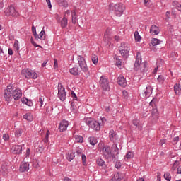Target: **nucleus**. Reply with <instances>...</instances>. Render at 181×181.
I'll list each match as a JSON object with an SVG mask.
<instances>
[{
    "label": "nucleus",
    "mask_w": 181,
    "mask_h": 181,
    "mask_svg": "<svg viewBox=\"0 0 181 181\" xmlns=\"http://www.w3.org/2000/svg\"><path fill=\"white\" fill-rule=\"evenodd\" d=\"M71 18H72V23L76 25L77 23V13H76V10L71 11Z\"/></svg>",
    "instance_id": "23"
},
{
    "label": "nucleus",
    "mask_w": 181,
    "mask_h": 181,
    "mask_svg": "<svg viewBox=\"0 0 181 181\" xmlns=\"http://www.w3.org/2000/svg\"><path fill=\"white\" fill-rule=\"evenodd\" d=\"M19 170L20 172H26L27 170H29V163H22L20 165Z\"/></svg>",
    "instance_id": "17"
},
{
    "label": "nucleus",
    "mask_w": 181,
    "mask_h": 181,
    "mask_svg": "<svg viewBox=\"0 0 181 181\" xmlns=\"http://www.w3.org/2000/svg\"><path fill=\"white\" fill-rule=\"evenodd\" d=\"M34 37H35V39H36V40H39V39H40L37 33L34 34Z\"/></svg>",
    "instance_id": "62"
},
{
    "label": "nucleus",
    "mask_w": 181,
    "mask_h": 181,
    "mask_svg": "<svg viewBox=\"0 0 181 181\" xmlns=\"http://www.w3.org/2000/svg\"><path fill=\"white\" fill-rule=\"evenodd\" d=\"M46 2L48 5V8H49V9H52V3L50 2V0H46Z\"/></svg>",
    "instance_id": "56"
},
{
    "label": "nucleus",
    "mask_w": 181,
    "mask_h": 181,
    "mask_svg": "<svg viewBox=\"0 0 181 181\" xmlns=\"http://www.w3.org/2000/svg\"><path fill=\"white\" fill-rule=\"evenodd\" d=\"M81 71L78 70V68L77 67H74L69 69V72L73 76H78L80 74Z\"/></svg>",
    "instance_id": "20"
},
{
    "label": "nucleus",
    "mask_w": 181,
    "mask_h": 181,
    "mask_svg": "<svg viewBox=\"0 0 181 181\" xmlns=\"http://www.w3.org/2000/svg\"><path fill=\"white\" fill-rule=\"evenodd\" d=\"M64 181H71V179L69 178V177H65L64 179Z\"/></svg>",
    "instance_id": "64"
},
{
    "label": "nucleus",
    "mask_w": 181,
    "mask_h": 181,
    "mask_svg": "<svg viewBox=\"0 0 181 181\" xmlns=\"http://www.w3.org/2000/svg\"><path fill=\"white\" fill-rule=\"evenodd\" d=\"M27 101H28V98H23L21 99V102L23 103V104H26Z\"/></svg>",
    "instance_id": "57"
},
{
    "label": "nucleus",
    "mask_w": 181,
    "mask_h": 181,
    "mask_svg": "<svg viewBox=\"0 0 181 181\" xmlns=\"http://www.w3.org/2000/svg\"><path fill=\"white\" fill-rule=\"evenodd\" d=\"M24 119H27V121H33V116L30 113H27L23 115Z\"/></svg>",
    "instance_id": "28"
},
{
    "label": "nucleus",
    "mask_w": 181,
    "mask_h": 181,
    "mask_svg": "<svg viewBox=\"0 0 181 181\" xmlns=\"http://www.w3.org/2000/svg\"><path fill=\"white\" fill-rule=\"evenodd\" d=\"M58 4L59 6H64V8H67L69 6V4L67 1H66V0H59Z\"/></svg>",
    "instance_id": "27"
},
{
    "label": "nucleus",
    "mask_w": 181,
    "mask_h": 181,
    "mask_svg": "<svg viewBox=\"0 0 181 181\" xmlns=\"http://www.w3.org/2000/svg\"><path fill=\"white\" fill-rule=\"evenodd\" d=\"M21 134H22V129H19L15 132V136L17 137H19L21 136Z\"/></svg>",
    "instance_id": "47"
},
{
    "label": "nucleus",
    "mask_w": 181,
    "mask_h": 181,
    "mask_svg": "<svg viewBox=\"0 0 181 181\" xmlns=\"http://www.w3.org/2000/svg\"><path fill=\"white\" fill-rule=\"evenodd\" d=\"M86 124L92 128V129H95V131H100L101 129V126L100 123L95 120H93L90 118H88L86 119Z\"/></svg>",
    "instance_id": "3"
},
{
    "label": "nucleus",
    "mask_w": 181,
    "mask_h": 181,
    "mask_svg": "<svg viewBox=\"0 0 181 181\" xmlns=\"http://www.w3.org/2000/svg\"><path fill=\"white\" fill-rule=\"evenodd\" d=\"M105 111L106 112H110V106H106V107H105Z\"/></svg>",
    "instance_id": "63"
},
{
    "label": "nucleus",
    "mask_w": 181,
    "mask_h": 181,
    "mask_svg": "<svg viewBox=\"0 0 181 181\" xmlns=\"http://www.w3.org/2000/svg\"><path fill=\"white\" fill-rule=\"evenodd\" d=\"M109 138L112 142H115L117 139H118V136L117 135V132H115L113 129L110 130L109 132Z\"/></svg>",
    "instance_id": "15"
},
{
    "label": "nucleus",
    "mask_w": 181,
    "mask_h": 181,
    "mask_svg": "<svg viewBox=\"0 0 181 181\" xmlns=\"http://www.w3.org/2000/svg\"><path fill=\"white\" fill-rule=\"evenodd\" d=\"M71 95L74 98V100H77V95H76V93H74V91H73V90L71 91Z\"/></svg>",
    "instance_id": "53"
},
{
    "label": "nucleus",
    "mask_w": 181,
    "mask_h": 181,
    "mask_svg": "<svg viewBox=\"0 0 181 181\" xmlns=\"http://www.w3.org/2000/svg\"><path fill=\"white\" fill-rule=\"evenodd\" d=\"M173 6H175L176 9H177V11H180V12H181V4H179V2L176 1H173Z\"/></svg>",
    "instance_id": "32"
},
{
    "label": "nucleus",
    "mask_w": 181,
    "mask_h": 181,
    "mask_svg": "<svg viewBox=\"0 0 181 181\" xmlns=\"http://www.w3.org/2000/svg\"><path fill=\"white\" fill-rule=\"evenodd\" d=\"M125 11V6L122 4H116L115 5V15L116 16L120 17L122 16Z\"/></svg>",
    "instance_id": "8"
},
{
    "label": "nucleus",
    "mask_w": 181,
    "mask_h": 181,
    "mask_svg": "<svg viewBox=\"0 0 181 181\" xmlns=\"http://www.w3.org/2000/svg\"><path fill=\"white\" fill-rule=\"evenodd\" d=\"M151 115L153 118H155V119H158V118H159V112H158L157 108H153Z\"/></svg>",
    "instance_id": "24"
},
{
    "label": "nucleus",
    "mask_w": 181,
    "mask_h": 181,
    "mask_svg": "<svg viewBox=\"0 0 181 181\" xmlns=\"http://www.w3.org/2000/svg\"><path fill=\"white\" fill-rule=\"evenodd\" d=\"M67 127H69V122L63 120L59 124V131H61V132H64V131H66V129H67Z\"/></svg>",
    "instance_id": "14"
},
{
    "label": "nucleus",
    "mask_w": 181,
    "mask_h": 181,
    "mask_svg": "<svg viewBox=\"0 0 181 181\" xmlns=\"http://www.w3.org/2000/svg\"><path fill=\"white\" fill-rule=\"evenodd\" d=\"M75 141L79 144H83L84 142V138L81 136L76 135L75 136Z\"/></svg>",
    "instance_id": "29"
},
{
    "label": "nucleus",
    "mask_w": 181,
    "mask_h": 181,
    "mask_svg": "<svg viewBox=\"0 0 181 181\" xmlns=\"http://www.w3.org/2000/svg\"><path fill=\"white\" fill-rule=\"evenodd\" d=\"M123 178L124 177L121 175V173H116L110 181H121Z\"/></svg>",
    "instance_id": "19"
},
{
    "label": "nucleus",
    "mask_w": 181,
    "mask_h": 181,
    "mask_svg": "<svg viewBox=\"0 0 181 181\" xmlns=\"http://www.w3.org/2000/svg\"><path fill=\"white\" fill-rule=\"evenodd\" d=\"M4 98L7 103V105L10 101H12V98L15 101H18L22 98V91L19 89H15V86L10 84L7 86V88L4 90Z\"/></svg>",
    "instance_id": "1"
},
{
    "label": "nucleus",
    "mask_w": 181,
    "mask_h": 181,
    "mask_svg": "<svg viewBox=\"0 0 181 181\" xmlns=\"http://www.w3.org/2000/svg\"><path fill=\"white\" fill-rule=\"evenodd\" d=\"M50 135V132L49 130L47 131L46 132V135L45 139H43V142H45V144H47V142H49V136Z\"/></svg>",
    "instance_id": "35"
},
{
    "label": "nucleus",
    "mask_w": 181,
    "mask_h": 181,
    "mask_svg": "<svg viewBox=\"0 0 181 181\" xmlns=\"http://www.w3.org/2000/svg\"><path fill=\"white\" fill-rule=\"evenodd\" d=\"M122 95H124V98H127L128 97V91L123 90L122 91Z\"/></svg>",
    "instance_id": "55"
},
{
    "label": "nucleus",
    "mask_w": 181,
    "mask_h": 181,
    "mask_svg": "<svg viewBox=\"0 0 181 181\" xmlns=\"http://www.w3.org/2000/svg\"><path fill=\"white\" fill-rule=\"evenodd\" d=\"M165 16H166L165 21H166V22H168V21H169L170 19V12L167 11L165 13Z\"/></svg>",
    "instance_id": "48"
},
{
    "label": "nucleus",
    "mask_w": 181,
    "mask_h": 181,
    "mask_svg": "<svg viewBox=\"0 0 181 181\" xmlns=\"http://www.w3.org/2000/svg\"><path fill=\"white\" fill-rule=\"evenodd\" d=\"M88 141L92 146H94L97 144V139L94 136L89 137Z\"/></svg>",
    "instance_id": "30"
},
{
    "label": "nucleus",
    "mask_w": 181,
    "mask_h": 181,
    "mask_svg": "<svg viewBox=\"0 0 181 181\" xmlns=\"http://www.w3.org/2000/svg\"><path fill=\"white\" fill-rule=\"evenodd\" d=\"M117 83L118 85L121 86L122 87H127V80H125V78H124L122 76L118 77Z\"/></svg>",
    "instance_id": "16"
},
{
    "label": "nucleus",
    "mask_w": 181,
    "mask_h": 181,
    "mask_svg": "<svg viewBox=\"0 0 181 181\" xmlns=\"http://www.w3.org/2000/svg\"><path fill=\"white\" fill-rule=\"evenodd\" d=\"M30 42L32 43V45L35 47H42L40 45H38L37 44H36V42H35V41H33V37H31L30 38Z\"/></svg>",
    "instance_id": "46"
},
{
    "label": "nucleus",
    "mask_w": 181,
    "mask_h": 181,
    "mask_svg": "<svg viewBox=\"0 0 181 181\" xmlns=\"http://www.w3.org/2000/svg\"><path fill=\"white\" fill-rule=\"evenodd\" d=\"M32 32H33V35H36V27H35V26H33L32 27Z\"/></svg>",
    "instance_id": "59"
},
{
    "label": "nucleus",
    "mask_w": 181,
    "mask_h": 181,
    "mask_svg": "<svg viewBox=\"0 0 181 181\" xmlns=\"http://www.w3.org/2000/svg\"><path fill=\"white\" fill-rule=\"evenodd\" d=\"M82 163L83 166H87V158L85 154L81 155Z\"/></svg>",
    "instance_id": "39"
},
{
    "label": "nucleus",
    "mask_w": 181,
    "mask_h": 181,
    "mask_svg": "<svg viewBox=\"0 0 181 181\" xmlns=\"http://www.w3.org/2000/svg\"><path fill=\"white\" fill-rule=\"evenodd\" d=\"M3 139H4V141H9V134H4L3 135Z\"/></svg>",
    "instance_id": "49"
},
{
    "label": "nucleus",
    "mask_w": 181,
    "mask_h": 181,
    "mask_svg": "<svg viewBox=\"0 0 181 181\" xmlns=\"http://www.w3.org/2000/svg\"><path fill=\"white\" fill-rule=\"evenodd\" d=\"M177 173L181 175V165H180L177 169Z\"/></svg>",
    "instance_id": "58"
},
{
    "label": "nucleus",
    "mask_w": 181,
    "mask_h": 181,
    "mask_svg": "<svg viewBox=\"0 0 181 181\" xmlns=\"http://www.w3.org/2000/svg\"><path fill=\"white\" fill-rule=\"evenodd\" d=\"M174 91L177 95H179L180 93V84L175 83L174 85Z\"/></svg>",
    "instance_id": "26"
},
{
    "label": "nucleus",
    "mask_w": 181,
    "mask_h": 181,
    "mask_svg": "<svg viewBox=\"0 0 181 181\" xmlns=\"http://www.w3.org/2000/svg\"><path fill=\"white\" fill-rule=\"evenodd\" d=\"M12 153L15 155H21L22 153V146L16 145L13 146L11 148Z\"/></svg>",
    "instance_id": "13"
},
{
    "label": "nucleus",
    "mask_w": 181,
    "mask_h": 181,
    "mask_svg": "<svg viewBox=\"0 0 181 181\" xmlns=\"http://www.w3.org/2000/svg\"><path fill=\"white\" fill-rule=\"evenodd\" d=\"M102 153L105 158H110L111 156V148L109 146H105L102 149Z\"/></svg>",
    "instance_id": "12"
},
{
    "label": "nucleus",
    "mask_w": 181,
    "mask_h": 181,
    "mask_svg": "<svg viewBox=\"0 0 181 181\" xmlns=\"http://www.w3.org/2000/svg\"><path fill=\"white\" fill-rule=\"evenodd\" d=\"M78 63L80 69H81L83 73H87L88 71V66H87V62H86V59L83 56H78Z\"/></svg>",
    "instance_id": "5"
},
{
    "label": "nucleus",
    "mask_w": 181,
    "mask_h": 181,
    "mask_svg": "<svg viewBox=\"0 0 181 181\" xmlns=\"http://www.w3.org/2000/svg\"><path fill=\"white\" fill-rule=\"evenodd\" d=\"M177 142H179V136L175 137L173 140V144H177Z\"/></svg>",
    "instance_id": "50"
},
{
    "label": "nucleus",
    "mask_w": 181,
    "mask_h": 181,
    "mask_svg": "<svg viewBox=\"0 0 181 181\" xmlns=\"http://www.w3.org/2000/svg\"><path fill=\"white\" fill-rule=\"evenodd\" d=\"M91 60L93 64H97L98 63V57L95 54H93L91 57Z\"/></svg>",
    "instance_id": "33"
},
{
    "label": "nucleus",
    "mask_w": 181,
    "mask_h": 181,
    "mask_svg": "<svg viewBox=\"0 0 181 181\" xmlns=\"http://www.w3.org/2000/svg\"><path fill=\"white\" fill-rule=\"evenodd\" d=\"M21 74L24 76L25 78H33L34 80L37 78V74L28 69H23Z\"/></svg>",
    "instance_id": "4"
},
{
    "label": "nucleus",
    "mask_w": 181,
    "mask_h": 181,
    "mask_svg": "<svg viewBox=\"0 0 181 181\" xmlns=\"http://www.w3.org/2000/svg\"><path fill=\"white\" fill-rule=\"evenodd\" d=\"M14 49L18 52L19 51V46H18V42H14Z\"/></svg>",
    "instance_id": "51"
},
{
    "label": "nucleus",
    "mask_w": 181,
    "mask_h": 181,
    "mask_svg": "<svg viewBox=\"0 0 181 181\" xmlns=\"http://www.w3.org/2000/svg\"><path fill=\"white\" fill-rule=\"evenodd\" d=\"M133 125L136 127V128H139V129H141V126L139 125V119H135L133 120Z\"/></svg>",
    "instance_id": "36"
},
{
    "label": "nucleus",
    "mask_w": 181,
    "mask_h": 181,
    "mask_svg": "<svg viewBox=\"0 0 181 181\" xmlns=\"http://www.w3.org/2000/svg\"><path fill=\"white\" fill-rule=\"evenodd\" d=\"M158 103V98H153L152 100L150 102L149 105H151V107H153L155 104Z\"/></svg>",
    "instance_id": "44"
},
{
    "label": "nucleus",
    "mask_w": 181,
    "mask_h": 181,
    "mask_svg": "<svg viewBox=\"0 0 181 181\" xmlns=\"http://www.w3.org/2000/svg\"><path fill=\"white\" fill-rule=\"evenodd\" d=\"M96 163L98 166H103L104 163H105L104 162V160L101 159V158H98L96 161Z\"/></svg>",
    "instance_id": "43"
},
{
    "label": "nucleus",
    "mask_w": 181,
    "mask_h": 181,
    "mask_svg": "<svg viewBox=\"0 0 181 181\" xmlns=\"http://www.w3.org/2000/svg\"><path fill=\"white\" fill-rule=\"evenodd\" d=\"M152 87L151 86H147L146 88V90L144 91V94L146 97H150L151 95L152 94Z\"/></svg>",
    "instance_id": "22"
},
{
    "label": "nucleus",
    "mask_w": 181,
    "mask_h": 181,
    "mask_svg": "<svg viewBox=\"0 0 181 181\" xmlns=\"http://www.w3.org/2000/svg\"><path fill=\"white\" fill-rule=\"evenodd\" d=\"M26 105H28V107H32V105H33V103L31 102V100L28 99L27 103H26Z\"/></svg>",
    "instance_id": "54"
},
{
    "label": "nucleus",
    "mask_w": 181,
    "mask_h": 181,
    "mask_svg": "<svg viewBox=\"0 0 181 181\" xmlns=\"http://www.w3.org/2000/svg\"><path fill=\"white\" fill-rule=\"evenodd\" d=\"M119 154V149L117 146V144H114L110 150V156L112 158V160H117L118 159V155Z\"/></svg>",
    "instance_id": "6"
},
{
    "label": "nucleus",
    "mask_w": 181,
    "mask_h": 181,
    "mask_svg": "<svg viewBox=\"0 0 181 181\" xmlns=\"http://www.w3.org/2000/svg\"><path fill=\"white\" fill-rule=\"evenodd\" d=\"M114 59H116L117 66H121V64H122V62H121V59H118V57H115Z\"/></svg>",
    "instance_id": "45"
},
{
    "label": "nucleus",
    "mask_w": 181,
    "mask_h": 181,
    "mask_svg": "<svg viewBox=\"0 0 181 181\" xmlns=\"http://www.w3.org/2000/svg\"><path fill=\"white\" fill-rule=\"evenodd\" d=\"M160 43V40L157 38H153L151 40V45L152 46H158Z\"/></svg>",
    "instance_id": "31"
},
{
    "label": "nucleus",
    "mask_w": 181,
    "mask_h": 181,
    "mask_svg": "<svg viewBox=\"0 0 181 181\" xmlns=\"http://www.w3.org/2000/svg\"><path fill=\"white\" fill-rule=\"evenodd\" d=\"M74 158H76L75 153H71L70 154H68L67 160H69V162H71V160H73V159H74Z\"/></svg>",
    "instance_id": "37"
},
{
    "label": "nucleus",
    "mask_w": 181,
    "mask_h": 181,
    "mask_svg": "<svg viewBox=\"0 0 181 181\" xmlns=\"http://www.w3.org/2000/svg\"><path fill=\"white\" fill-rule=\"evenodd\" d=\"M126 159H132L134 158V153L129 151L126 156H125Z\"/></svg>",
    "instance_id": "41"
},
{
    "label": "nucleus",
    "mask_w": 181,
    "mask_h": 181,
    "mask_svg": "<svg viewBox=\"0 0 181 181\" xmlns=\"http://www.w3.org/2000/svg\"><path fill=\"white\" fill-rule=\"evenodd\" d=\"M100 86L105 91H110V82L105 76H101L100 78Z\"/></svg>",
    "instance_id": "7"
},
{
    "label": "nucleus",
    "mask_w": 181,
    "mask_h": 181,
    "mask_svg": "<svg viewBox=\"0 0 181 181\" xmlns=\"http://www.w3.org/2000/svg\"><path fill=\"white\" fill-rule=\"evenodd\" d=\"M58 97L61 101H64L67 98L66 96V89L62 83L58 84Z\"/></svg>",
    "instance_id": "10"
},
{
    "label": "nucleus",
    "mask_w": 181,
    "mask_h": 181,
    "mask_svg": "<svg viewBox=\"0 0 181 181\" xmlns=\"http://www.w3.org/2000/svg\"><path fill=\"white\" fill-rule=\"evenodd\" d=\"M159 28L155 25H151L150 28V33L151 35H159Z\"/></svg>",
    "instance_id": "18"
},
{
    "label": "nucleus",
    "mask_w": 181,
    "mask_h": 181,
    "mask_svg": "<svg viewBox=\"0 0 181 181\" xmlns=\"http://www.w3.org/2000/svg\"><path fill=\"white\" fill-rule=\"evenodd\" d=\"M142 64V58H141V53L137 52L136 53V62L134 63V70H139L141 68V64Z\"/></svg>",
    "instance_id": "11"
},
{
    "label": "nucleus",
    "mask_w": 181,
    "mask_h": 181,
    "mask_svg": "<svg viewBox=\"0 0 181 181\" xmlns=\"http://www.w3.org/2000/svg\"><path fill=\"white\" fill-rule=\"evenodd\" d=\"M116 169H119L121 168V163L119 161H117L115 164Z\"/></svg>",
    "instance_id": "52"
},
{
    "label": "nucleus",
    "mask_w": 181,
    "mask_h": 181,
    "mask_svg": "<svg viewBox=\"0 0 181 181\" xmlns=\"http://www.w3.org/2000/svg\"><path fill=\"white\" fill-rule=\"evenodd\" d=\"M29 155H30V148H27L26 156H29Z\"/></svg>",
    "instance_id": "61"
},
{
    "label": "nucleus",
    "mask_w": 181,
    "mask_h": 181,
    "mask_svg": "<svg viewBox=\"0 0 181 181\" xmlns=\"http://www.w3.org/2000/svg\"><path fill=\"white\" fill-rule=\"evenodd\" d=\"M157 80L160 84H163V81H165V78L163 77V76L159 75Z\"/></svg>",
    "instance_id": "42"
},
{
    "label": "nucleus",
    "mask_w": 181,
    "mask_h": 181,
    "mask_svg": "<svg viewBox=\"0 0 181 181\" xmlns=\"http://www.w3.org/2000/svg\"><path fill=\"white\" fill-rule=\"evenodd\" d=\"M8 54L10 56H12V54H13V51L12 50V48L8 49Z\"/></svg>",
    "instance_id": "60"
},
{
    "label": "nucleus",
    "mask_w": 181,
    "mask_h": 181,
    "mask_svg": "<svg viewBox=\"0 0 181 181\" xmlns=\"http://www.w3.org/2000/svg\"><path fill=\"white\" fill-rule=\"evenodd\" d=\"M134 37L136 42H141V35H139V33H138V31L134 32Z\"/></svg>",
    "instance_id": "38"
},
{
    "label": "nucleus",
    "mask_w": 181,
    "mask_h": 181,
    "mask_svg": "<svg viewBox=\"0 0 181 181\" xmlns=\"http://www.w3.org/2000/svg\"><path fill=\"white\" fill-rule=\"evenodd\" d=\"M5 14L6 16H13V18H18V16H19V13L16 11V9L13 6L6 9Z\"/></svg>",
    "instance_id": "9"
},
{
    "label": "nucleus",
    "mask_w": 181,
    "mask_h": 181,
    "mask_svg": "<svg viewBox=\"0 0 181 181\" xmlns=\"http://www.w3.org/2000/svg\"><path fill=\"white\" fill-rule=\"evenodd\" d=\"M140 70L143 73H145V71H148V62H144L142 64H141Z\"/></svg>",
    "instance_id": "21"
},
{
    "label": "nucleus",
    "mask_w": 181,
    "mask_h": 181,
    "mask_svg": "<svg viewBox=\"0 0 181 181\" xmlns=\"http://www.w3.org/2000/svg\"><path fill=\"white\" fill-rule=\"evenodd\" d=\"M39 37L40 40H45L46 39V33L45 30H42L39 34Z\"/></svg>",
    "instance_id": "34"
},
{
    "label": "nucleus",
    "mask_w": 181,
    "mask_h": 181,
    "mask_svg": "<svg viewBox=\"0 0 181 181\" xmlns=\"http://www.w3.org/2000/svg\"><path fill=\"white\" fill-rule=\"evenodd\" d=\"M119 50L122 57H124V59H127V57L129 56V50H131V47H129V44L127 42H122L120 47H119Z\"/></svg>",
    "instance_id": "2"
},
{
    "label": "nucleus",
    "mask_w": 181,
    "mask_h": 181,
    "mask_svg": "<svg viewBox=\"0 0 181 181\" xmlns=\"http://www.w3.org/2000/svg\"><path fill=\"white\" fill-rule=\"evenodd\" d=\"M164 178L165 179L166 181H170L172 179V176H170V173H165L164 174Z\"/></svg>",
    "instance_id": "40"
},
{
    "label": "nucleus",
    "mask_w": 181,
    "mask_h": 181,
    "mask_svg": "<svg viewBox=\"0 0 181 181\" xmlns=\"http://www.w3.org/2000/svg\"><path fill=\"white\" fill-rule=\"evenodd\" d=\"M67 26V18H66V15L64 16V18L61 21V28L64 29Z\"/></svg>",
    "instance_id": "25"
}]
</instances>
